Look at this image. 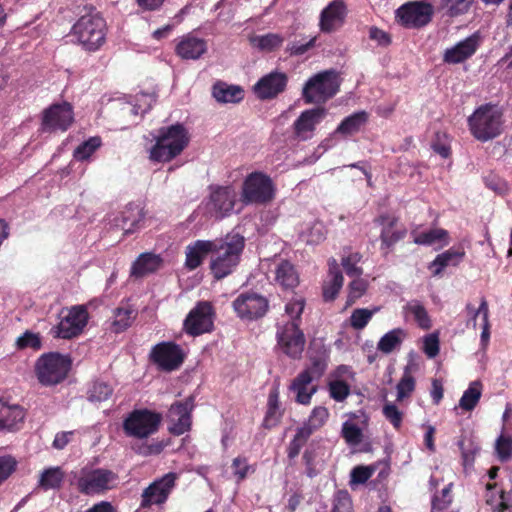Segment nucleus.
<instances>
[{
	"label": "nucleus",
	"mask_w": 512,
	"mask_h": 512,
	"mask_svg": "<svg viewBox=\"0 0 512 512\" xmlns=\"http://www.w3.org/2000/svg\"><path fill=\"white\" fill-rule=\"evenodd\" d=\"M212 243L215 247L210 251V270L215 279L221 280L232 274L239 265L245 239L238 233H232L212 240Z\"/></svg>",
	"instance_id": "nucleus-1"
},
{
	"label": "nucleus",
	"mask_w": 512,
	"mask_h": 512,
	"mask_svg": "<svg viewBox=\"0 0 512 512\" xmlns=\"http://www.w3.org/2000/svg\"><path fill=\"white\" fill-rule=\"evenodd\" d=\"M305 302L302 298L292 299L285 305V313L290 320L280 326L277 331L278 345L281 350L291 358H299L304 350L305 337L299 329L300 316L303 313Z\"/></svg>",
	"instance_id": "nucleus-2"
},
{
	"label": "nucleus",
	"mask_w": 512,
	"mask_h": 512,
	"mask_svg": "<svg viewBox=\"0 0 512 512\" xmlns=\"http://www.w3.org/2000/svg\"><path fill=\"white\" fill-rule=\"evenodd\" d=\"M188 143V132L182 124L162 128L155 145L150 149V159L157 162H168L178 156Z\"/></svg>",
	"instance_id": "nucleus-3"
},
{
	"label": "nucleus",
	"mask_w": 512,
	"mask_h": 512,
	"mask_svg": "<svg viewBox=\"0 0 512 512\" xmlns=\"http://www.w3.org/2000/svg\"><path fill=\"white\" fill-rule=\"evenodd\" d=\"M502 125V113L492 104L481 105L468 117L471 134L481 142H487L499 136Z\"/></svg>",
	"instance_id": "nucleus-4"
},
{
	"label": "nucleus",
	"mask_w": 512,
	"mask_h": 512,
	"mask_svg": "<svg viewBox=\"0 0 512 512\" xmlns=\"http://www.w3.org/2000/svg\"><path fill=\"white\" fill-rule=\"evenodd\" d=\"M118 481V475L105 468L83 467L74 474L77 490L87 496L104 494L114 489Z\"/></svg>",
	"instance_id": "nucleus-5"
},
{
	"label": "nucleus",
	"mask_w": 512,
	"mask_h": 512,
	"mask_svg": "<svg viewBox=\"0 0 512 512\" xmlns=\"http://www.w3.org/2000/svg\"><path fill=\"white\" fill-rule=\"evenodd\" d=\"M105 29V20L96 13H89L72 26L71 35L85 50L96 51L105 41Z\"/></svg>",
	"instance_id": "nucleus-6"
},
{
	"label": "nucleus",
	"mask_w": 512,
	"mask_h": 512,
	"mask_svg": "<svg viewBox=\"0 0 512 512\" xmlns=\"http://www.w3.org/2000/svg\"><path fill=\"white\" fill-rule=\"evenodd\" d=\"M327 368L326 358L323 356L310 357V365L303 370L292 381L290 389L296 394V401L303 405H308L312 396L317 391V386L313 384L318 381Z\"/></svg>",
	"instance_id": "nucleus-7"
},
{
	"label": "nucleus",
	"mask_w": 512,
	"mask_h": 512,
	"mask_svg": "<svg viewBox=\"0 0 512 512\" xmlns=\"http://www.w3.org/2000/svg\"><path fill=\"white\" fill-rule=\"evenodd\" d=\"M71 368L68 356L56 352L43 354L35 364V373L38 381L45 386H52L62 382Z\"/></svg>",
	"instance_id": "nucleus-8"
},
{
	"label": "nucleus",
	"mask_w": 512,
	"mask_h": 512,
	"mask_svg": "<svg viewBox=\"0 0 512 512\" xmlns=\"http://www.w3.org/2000/svg\"><path fill=\"white\" fill-rule=\"evenodd\" d=\"M340 81L335 70H326L311 77L303 87L306 103H322L332 98L339 90Z\"/></svg>",
	"instance_id": "nucleus-9"
},
{
	"label": "nucleus",
	"mask_w": 512,
	"mask_h": 512,
	"mask_svg": "<svg viewBox=\"0 0 512 512\" xmlns=\"http://www.w3.org/2000/svg\"><path fill=\"white\" fill-rule=\"evenodd\" d=\"M272 179L262 172H252L244 180L241 201L244 204H267L274 199Z\"/></svg>",
	"instance_id": "nucleus-10"
},
{
	"label": "nucleus",
	"mask_w": 512,
	"mask_h": 512,
	"mask_svg": "<svg viewBox=\"0 0 512 512\" xmlns=\"http://www.w3.org/2000/svg\"><path fill=\"white\" fill-rule=\"evenodd\" d=\"M161 420L160 413L148 409H137L124 420L123 429L128 436L143 439L158 430Z\"/></svg>",
	"instance_id": "nucleus-11"
},
{
	"label": "nucleus",
	"mask_w": 512,
	"mask_h": 512,
	"mask_svg": "<svg viewBox=\"0 0 512 512\" xmlns=\"http://www.w3.org/2000/svg\"><path fill=\"white\" fill-rule=\"evenodd\" d=\"M88 318V312L84 306H73L66 312H62L59 323L51 328L50 333L54 338L72 339L83 332Z\"/></svg>",
	"instance_id": "nucleus-12"
},
{
	"label": "nucleus",
	"mask_w": 512,
	"mask_h": 512,
	"mask_svg": "<svg viewBox=\"0 0 512 512\" xmlns=\"http://www.w3.org/2000/svg\"><path fill=\"white\" fill-rule=\"evenodd\" d=\"M236 203V193L230 186H210L206 203L207 214L217 220L229 216Z\"/></svg>",
	"instance_id": "nucleus-13"
},
{
	"label": "nucleus",
	"mask_w": 512,
	"mask_h": 512,
	"mask_svg": "<svg viewBox=\"0 0 512 512\" xmlns=\"http://www.w3.org/2000/svg\"><path fill=\"white\" fill-rule=\"evenodd\" d=\"M397 17L407 28H421L432 19L434 8L425 1L408 2L397 9Z\"/></svg>",
	"instance_id": "nucleus-14"
},
{
	"label": "nucleus",
	"mask_w": 512,
	"mask_h": 512,
	"mask_svg": "<svg viewBox=\"0 0 512 512\" xmlns=\"http://www.w3.org/2000/svg\"><path fill=\"white\" fill-rule=\"evenodd\" d=\"M214 311L207 301H201L189 312L184 329L192 336H198L210 332L213 329Z\"/></svg>",
	"instance_id": "nucleus-15"
},
{
	"label": "nucleus",
	"mask_w": 512,
	"mask_h": 512,
	"mask_svg": "<svg viewBox=\"0 0 512 512\" xmlns=\"http://www.w3.org/2000/svg\"><path fill=\"white\" fill-rule=\"evenodd\" d=\"M268 308V300L257 293H242L233 301V309L241 319L261 318L267 313Z\"/></svg>",
	"instance_id": "nucleus-16"
},
{
	"label": "nucleus",
	"mask_w": 512,
	"mask_h": 512,
	"mask_svg": "<svg viewBox=\"0 0 512 512\" xmlns=\"http://www.w3.org/2000/svg\"><path fill=\"white\" fill-rule=\"evenodd\" d=\"M195 407L194 396H189L183 401L173 403L167 414L170 422L169 431L174 435H182L189 431L192 424L191 413Z\"/></svg>",
	"instance_id": "nucleus-17"
},
{
	"label": "nucleus",
	"mask_w": 512,
	"mask_h": 512,
	"mask_svg": "<svg viewBox=\"0 0 512 512\" xmlns=\"http://www.w3.org/2000/svg\"><path fill=\"white\" fill-rule=\"evenodd\" d=\"M150 357L164 371L176 370L184 361L182 349L173 342L156 344L150 352Z\"/></svg>",
	"instance_id": "nucleus-18"
},
{
	"label": "nucleus",
	"mask_w": 512,
	"mask_h": 512,
	"mask_svg": "<svg viewBox=\"0 0 512 512\" xmlns=\"http://www.w3.org/2000/svg\"><path fill=\"white\" fill-rule=\"evenodd\" d=\"M177 478L176 473L169 472L155 480L143 491L141 506L148 507L152 504L164 503L174 488Z\"/></svg>",
	"instance_id": "nucleus-19"
},
{
	"label": "nucleus",
	"mask_w": 512,
	"mask_h": 512,
	"mask_svg": "<svg viewBox=\"0 0 512 512\" xmlns=\"http://www.w3.org/2000/svg\"><path fill=\"white\" fill-rule=\"evenodd\" d=\"M74 120V114L71 104L63 102L54 104L44 111L43 114V130L66 131Z\"/></svg>",
	"instance_id": "nucleus-20"
},
{
	"label": "nucleus",
	"mask_w": 512,
	"mask_h": 512,
	"mask_svg": "<svg viewBox=\"0 0 512 512\" xmlns=\"http://www.w3.org/2000/svg\"><path fill=\"white\" fill-rule=\"evenodd\" d=\"M326 115L327 110L323 107L303 111L293 124L296 137L304 141L311 139L316 126L321 123Z\"/></svg>",
	"instance_id": "nucleus-21"
},
{
	"label": "nucleus",
	"mask_w": 512,
	"mask_h": 512,
	"mask_svg": "<svg viewBox=\"0 0 512 512\" xmlns=\"http://www.w3.org/2000/svg\"><path fill=\"white\" fill-rule=\"evenodd\" d=\"M480 46V35L474 33L445 50L443 61L448 64H458L472 57Z\"/></svg>",
	"instance_id": "nucleus-22"
},
{
	"label": "nucleus",
	"mask_w": 512,
	"mask_h": 512,
	"mask_svg": "<svg viewBox=\"0 0 512 512\" xmlns=\"http://www.w3.org/2000/svg\"><path fill=\"white\" fill-rule=\"evenodd\" d=\"M347 9L343 1L334 0L326 6L320 14L319 27L324 33L338 30L345 21Z\"/></svg>",
	"instance_id": "nucleus-23"
},
{
	"label": "nucleus",
	"mask_w": 512,
	"mask_h": 512,
	"mask_svg": "<svg viewBox=\"0 0 512 512\" xmlns=\"http://www.w3.org/2000/svg\"><path fill=\"white\" fill-rule=\"evenodd\" d=\"M145 218L143 208L134 203H129L112 220L113 225L124 231L125 234L133 233L139 229Z\"/></svg>",
	"instance_id": "nucleus-24"
},
{
	"label": "nucleus",
	"mask_w": 512,
	"mask_h": 512,
	"mask_svg": "<svg viewBox=\"0 0 512 512\" xmlns=\"http://www.w3.org/2000/svg\"><path fill=\"white\" fill-rule=\"evenodd\" d=\"M287 85V76L282 72H271L263 76L254 86L260 99H271L283 92Z\"/></svg>",
	"instance_id": "nucleus-25"
},
{
	"label": "nucleus",
	"mask_w": 512,
	"mask_h": 512,
	"mask_svg": "<svg viewBox=\"0 0 512 512\" xmlns=\"http://www.w3.org/2000/svg\"><path fill=\"white\" fill-rule=\"evenodd\" d=\"M207 42L192 34L183 36L176 45V54L184 60H197L207 52Z\"/></svg>",
	"instance_id": "nucleus-26"
},
{
	"label": "nucleus",
	"mask_w": 512,
	"mask_h": 512,
	"mask_svg": "<svg viewBox=\"0 0 512 512\" xmlns=\"http://www.w3.org/2000/svg\"><path fill=\"white\" fill-rule=\"evenodd\" d=\"M465 257V251L462 247H452L445 252L438 254L430 263L429 268L432 270L433 276H439L448 266L459 265Z\"/></svg>",
	"instance_id": "nucleus-27"
},
{
	"label": "nucleus",
	"mask_w": 512,
	"mask_h": 512,
	"mask_svg": "<svg viewBox=\"0 0 512 512\" xmlns=\"http://www.w3.org/2000/svg\"><path fill=\"white\" fill-rule=\"evenodd\" d=\"M215 247L212 240H197L186 247L185 267L189 270L198 268L204 258L210 254L211 249Z\"/></svg>",
	"instance_id": "nucleus-28"
},
{
	"label": "nucleus",
	"mask_w": 512,
	"mask_h": 512,
	"mask_svg": "<svg viewBox=\"0 0 512 512\" xmlns=\"http://www.w3.org/2000/svg\"><path fill=\"white\" fill-rule=\"evenodd\" d=\"M378 224L382 225V231L380 239L382 245L385 247H391L406 235V229H396L394 226L397 223V218L389 215H381L375 220Z\"/></svg>",
	"instance_id": "nucleus-29"
},
{
	"label": "nucleus",
	"mask_w": 512,
	"mask_h": 512,
	"mask_svg": "<svg viewBox=\"0 0 512 512\" xmlns=\"http://www.w3.org/2000/svg\"><path fill=\"white\" fill-rule=\"evenodd\" d=\"M369 115L366 111H358L345 117L338 125L334 134H340L343 137L352 136L361 131L367 124Z\"/></svg>",
	"instance_id": "nucleus-30"
},
{
	"label": "nucleus",
	"mask_w": 512,
	"mask_h": 512,
	"mask_svg": "<svg viewBox=\"0 0 512 512\" xmlns=\"http://www.w3.org/2000/svg\"><path fill=\"white\" fill-rule=\"evenodd\" d=\"M212 95L219 103H239L244 98V90L240 86L217 82L212 87Z\"/></svg>",
	"instance_id": "nucleus-31"
},
{
	"label": "nucleus",
	"mask_w": 512,
	"mask_h": 512,
	"mask_svg": "<svg viewBox=\"0 0 512 512\" xmlns=\"http://www.w3.org/2000/svg\"><path fill=\"white\" fill-rule=\"evenodd\" d=\"M161 264L162 260L158 255L143 253L134 261L131 267V276L143 277L157 271Z\"/></svg>",
	"instance_id": "nucleus-32"
},
{
	"label": "nucleus",
	"mask_w": 512,
	"mask_h": 512,
	"mask_svg": "<svg viewBox=\"0 0 512 512\" xmlns=\"http://www.w3.org/2000/svg\"><path fill=\"white\" fill-rule=\"evenodd\" d=\"M24 419V411L17 405L9 406L0 402V431L18 429Z\"/></svg>",
	"instance_id": "nucleus-33"
},
{
	"label": "nucleus",
	"mask_w": 512,
	"mask_h": 512,
	"mask_svg": "<svg viewBox=\"0 0 512 512\" xmlns=\"http://www.w3.org/2000/svg\"><path fill=\"white\" fill-rule=\"evenodd\" d=\"M344 278L339 270L336 260L329 264V280L323 285V298L325 301H333L343 286Z\"/></svg>",
	"instance_id": "nucleus-34"
},
{
	"label": "nucleus",
	"mask_w": 512,
	"mask_h": 512,
	"mask_svg": "<svg viewBox=\"0 0 512 512\" xmlns=\"http://www.w3.org/2000/svg\"><path fill=\"white\" fill-rule=\"evenodd\" d=\"M407 335V331L403 328L392 329L380 338L377 349L384 354H390L400 348Z\"/></svg>",
	"instance_id": "nucleus-35"
},
{
	"label": "nucleus",
	"mask_w": 512,
	"mask_h": 512,
	"mask_svg": "<svg viewBox=\"0 0 512 512\" xmlns=\"http://www.w3.org/2000/svg\"><path fill=\"white\" fill-rule=\"evenodd\" d=\"M275 281L284 289H293L299 283L298 273L290 262L282 261L275 269Z\"/></svg>",
	"instance_id": "nucleus-36"
},
{
	"label": "nucleus",
	"mask_w": 512,
	"mask_h": 512,
	"mask_svg": "<svg viewBox=\"0 0 512 512\" xmlns=\"http://www.w3.org/2000/svg\"><path fill=\"white\" fill-rule=\"evenodd\" d=\"M329 417V411L323 406L315 407L308 419L298 429L310 437L314 432L325 425Z\"/></svg>",
	"instance_id": "nucleus-37"
},
{
	"label": "nucleus",
	"mask_w": 512,
	"mask_h": 512,
	"mask_svg": "<svg viewBox=\"0 0 512 512\" xmlns=\"http://www.w3.org/2000/svg\"><path fill=\"white\" fill-rule=\"evenodd\" d=\"M326 236L325 226L322 222L315 221L305 225L300 233L299 238L303 243L316 245L321 243Z\"/></svg>",
	"instance_id": "nucleus-38"
},
{
	"label": "nucleus",
	"mask_w": 512,
	"mask_h": 512,
	"mask_svg": "<svg viewBox=\"0 0 512 512\" xmlns=\"http://www.w3.org/2000/svg\"><path fill=\"white\" fill-rule=\"evenodd\" d=\"M64 480V472L60 467H49L42 471L38 486L43 490L58 489Z\"/></svg>",
	"instance_id": "nucleus-39"
},
{
	"label": "nucleus",
	"mask_w": 512,
	"mask_h": 512,
	"mask_svg": "<svg viewBox=\"0 0 512 512\" xmlns=\"http://www.w3.org/2000/svg\"><path fill=\"white\" fill-rule=\"evenodd\" d=\"M482 395V384L480 381H473L464 391L459 400V406L465 411L473 410L478 404Z\"/></svg>",
	"instance_id": "nucleus-40"
},
{
	"label": "nucleus",
	"mask_w": 512,
	"mask_h": 512,
	"mask_svg": "<svg viewBox=\"0 0 512 512\" xmlns=\"http://www.w3.org/2000/svg\"><path fill=\"white\" fill-rule=\"evenodd\" d=\"M284 38L276 33L256 35L250 38L251 45L262 51H272L282 45Z\"/></svg>",
	"instance_id": "nucleus-41"
},
{
	"label": "nucleus",
	"mask_w": 512,
	"mask_h": 512,
	"mask_svg": "<svg viewBox=\"0 0 512 512\" xmlns=\"http://www.w3.org/2000/svg\"><path fill=\"white\" fill-rule=\"evenodd\" d=\"M412 235L414 243L418 245H432L442 240L445 241V244L448 243V232L442 228H434L421 233L412 232Z\"/></svg>",
	"instance_id": "nucleus-42"
},
{
	"label": "nucleus",
	"mask_w": 512,
	"mask_h": 512,
	"mask_svg": "<svg viewBox=\"0 0 512 512\" xmlns=\"http://www.w3.org/2000/svg\"><path fill=\"white\" fill-rule=\"evenodd\" d=\"M404 310L406 313L411 314L418 326L422 329H429L431 327V320L425 307L417 300L408 302Z\"/></svg>",
	"instance_id": "nucleus-43"
},
{
	"label": "nucleus",
	"mask_w": 512,
	"mask_h": 512,
	"mask_svg": "<svg viewBox=\"0 0 512 512\" xmlns=\"http://www.w3.org/2000/svg\"><path fill=\"white\" fill-rule=\"evenodd\" d=\"M136 317V313L129 307H119L114 312L112 327L116 333L126 330Z\"/></svg>",
	"instance_id": "nucleus-44"
},
{
	"label": "nucleus",
	"mask_w": 512,
	"mask_h": 512,
	"mask_svg": "<svg viewBox=\"0 0 512 512\" xmlns=\"http://www.w3.org/2000/svg\"><path fill=\"white\" fill-rule=\"evenodd\" d=\"M458 446L461 450L462 462L465 471L473 466L475 456L479 452L480 447L470 439H460Z\"/></svg>",
	"instance_id": "nucleus-45"
},
{
	"label": "nucleus",
	"mask_w": 512,
	"mask_h": 512,
	"mask_svg": "<svg viewBox=\"0 0 512 512\" xmlns=\"http://www.w3.org/2000/svg\"><path fill=\"white\" fill-rule=\"evenodd\" d=\"M280 417L279 394L277 390H273L268 397V410L264 419V425L270 428L279 421Z\"/></svg>",
	"instance_id": "nucleus-46"
},
{
	"label": "nucleus",
	"mask_w": 512,
	"mask_h": 512,
	"mask_svg": "<svg viewBox=\"0 0 512 512\" xmlns=\"http://www.w3.org/2000/svg\"><path fill=\"white\" fill-rule=\"evenodd\" d=\"M113 393V388L106 382L95 381L89 388L87 395L90 402H102L108 400Z\"/></svg>",
	"instance_id": "nucleus-47"
},
{
	"label": "nucleus",
	"mask_w": 512,
	"mask_h": 512,
	"mask_svg": "<svg viewBox=\"0 0 512 512\" xmlns=\"http://www.w3.org/2000/svg\"><path fill=\"white\" fill-rule=\"evenodd\" d=\"M101 144L102 141L100 137H90L74 150V158L79 161L87 160L101 146Z\"/></svg>",
	"instance_id": "nucleus-48"
},
{
	"label": "nucleus",
	"mask_w": 512,
	"mask_h": 512,
	"mask_svg": "<svg viewBox=\"0 0 512 512\" xmlns=\"http://www.w3.org/2000/svg\"><path fill=\"white\" fill-rule=\"evenodd\" d=\"M378 311V308L373 310H369L367 308H358L355 309L349 318L350 326L355 330L364 329L369 321L372 319L375 312Z\"/></svg>",
	"instance_id": "nucleus-49"
},
{
	"label": "nucleus",
	"mask_w": 512,
	"mask_h": 512,
	"mask_svg": "<svg viewBox=\"0 0 512 512\" xmlns=\"http://www.w3.org/2000/svg\"><path fill=\"white\" fill-rule=\"evenodd\" d=\"M397 401H403L408 398L415 389V379L406 367L402 378L397 384Z\"/></svg>",
	"instance_id": "nucleus-50"
},
{
	"label": "nucleus",
	"mask_w": 512,
	"mask_h": 512,
	"mask_svg": "<svg viewBox=\"0 0 512 512\" xmlns=\"http://www.w3.org/2000/svg\"><path fill=\"white\" fill-rule=\"evenodd\" d=\"M342 436L350 445H357L362 441V430L352 422L346 421L342 426Z\"/></svg>",
	"instance_id": "nucleus-51"
},
{
	"label": "nucleus",
	"mask_w": 512,
	"mask_h": 512,
	"mask_svg": "<svg viewBox=\"0 0 512 512\" xmlns=\"http://www.w3.org/2000/svg\"><path fill=\"white\" fill-rule=\"evenodd\" d=\"M474 0H442V5L447 8L448 15L455 17L466 13Z\"/></svg>",
	"instance_id": "nucleus-52"
},
{
	"label": "nucleus",
	"mask_w": 512,
	"mask_h": 512,
	"mask_svg": "<svg viewBox=\"0 0 512 512\" xmlns=\"http://www.w3.org/2000/svg\"><path fill=\"white\" fill-rule=\"evenodd\" d=\"M360 260L359 253H351L342 258V266L349 277H359L362 274V269L357 266Z\"/></svg>",
	"instance_id": "nucleus-53"
},
{
	"label": "nucleus",
	"mask_w": 512,
	"mask_h": 512,
	"mask_svg": "<svg viewBox=\"0 0 512 512\" xmlns=\"http://www.w3.org/2000/svg\"><path fill=\"white\" fill-rule=\"evenodd\" d=\"M495 451L498 458L504 462L512 456V440L511 438L500 435L495 443Z\"/></svg>",
	"instance_id": "nucleus-54"
},
{
	"label": "nucleus",
	"mask_w": 512,
	"mask_h": 512,
	"mask_svg": "<svg viewBox=\"0 0 512 512\" xmlns=\"http://www.w3.org/2000/svg\"><path fill=\"white\" fill-rule=\"evenodd\" d=\"M329 393L331 398L335 401L341 402L348 397L350 388L346 382L342 380H335L329 383Z\"/></svg>",
	"instance_id": "nucleus-55"
},
{
	"label": "nucleus",
	"mask_w": 512,
	"mask_h": 512,
	"mask_svg": "<svg viewBox=\"0 0 512 512\" xmlns=\"http://www.w3.org/2000/svg\"><path fill=\"white\" fill-rule=\"evenodd\" d=\"M156 101L155 96L153 94L141 93L137 97V103L133 106H129V110L134 115H138L139 113H146L150 108L152 103Z\"/></svg>",
	"instance_id": "nucleus-56"
},
{
	"label": "nucleus",
	"mask_w": 512,
	"mask_h": 512,
	"mask_svg": "<svg viewBox=\"0 0 512 512\" xmlns=\"http://www.w3.org/2000/svg\"><path fill=\"white\" fill-rule=\"evenodd\" d=\"M382 413L384 417L393 425L394 428L398 429L401 427L403 420V413L393 403H386L383 406Z\"/></svg>",
	"instance_id": "nucleus-57"
},
{
	"label": "nucleus",
	"mask_w": 512,
	"mask_h": 512,
	"mask_svg": "<svg viewBox=\"0 0 512 512\" xmlns=\"http://www.w3.org/2000/svg\"><path fill=\"white\" fill-rule=\"evenodd\" d=\"M232 467L238 482L244 480L249 473L255 471L254 467L249 465L247 459L243 457H236L232 462Z\"/></svg>",
	"instance_id": "nucleus-58"
},
{
	"label": "nucleus",
	"mask_w": 512,
	"mask_h": 512,
	"mask_svg": "<svg viewBox=\"0 0 512 512\" xmlns=\"http://www.w3.org/2000/svg\"><path fill=\"white\" fill-rule=\"evenodd\" d=\"M309 437L302 431L297 429L294 438L291 440L288 446V457L293 459L300 453L301 448L305 445Z\"/></svg>",
	"instance_id": "nucleus-59"
},
{
	"label": "nucleus",
	"mask_w": 512,
	"mask_h": 512,
	"mask_svg": "<svg viewBox=\"0 0 512 512\" xmlns=\"http://www.w3.org/2000/svg\"><path fill=\"white\" fill-rule=\"evenodd\" d=\"M486 504L489 505L492 511L495 512H504L509 507L505 498L504 491H500L498 496L494 495L493 493L487 494Z\"/></svg>",
	"instance_id": "nucleus-60"
},
{
	"label": "nucleus",
	"mask_w": 512,
	"mask_h": 512,
	"mask_svg": "<svg viewBox=\"0 0 512 512\" xmlns=\"http://www.w3.org/2000/svg\"><path fill=\"white\" fill-rule=\"evenodd\" d=\"M16 343L17 346L21 349L28 347L39 349L41 347V339L39 335L30 331H26L23 335L18 337Z\"/></svg>",
	"instance_id": "nucleus-61"
},
{
	"label": "nucleus",
	"mask_w": 512,
	"mask_h": 512,
	"mask_svg": "<svg viewBox=\"0 0 512 512\" xmlns=\"http://www.w3.org/2000/svg\"><path fill=\"white\" fill-rule=\"evenodd\" d=\"M351 499L347 491H339L334 499L331 512H351Z\"/></svg>",
	"instance_id": "nucleus-62"
},
{
	"label": "nucleus",
	"mask_w": 512,
	"mask_h": 512,
	"mask_svg": "<svg viewBox=\"0 0 512 512\" xmlns=\"http://www.w3.org/2000/svg\"><path fill=\"white\" fill-rule=\"evenodd\" d=\"M366 289V281L357 277L349 284L348 301L350 303L355 302L356 299L360 298L366 292Z\"/></svg>",
	"instance_id": "nucleus-63"
},
{
	"label": "nucleus",
	"mask_w": 512,
	"mask_h": 512,
	"mask_svg": "<svg viewBox=\"0 0 512 512\" xmlns=\"http://www.w3.org/2000/svg\"><path fill=\"white\" fill-rule=\"evenodd\" d=\"M423 351L428 358H435L439 353V338L436 334H429L424 337Z\"/></svg>",
	"instance_id": "nucleus-64"
}]
</instances>
